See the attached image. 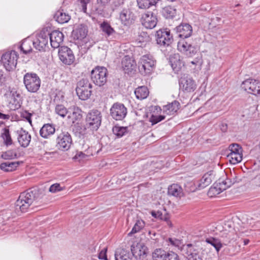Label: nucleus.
Returning a JSON list of instances; mask_svg holds the SVG:
<instances>
[{
    "mask_svg": "<svg viewBox=\"0 0 260 260\" xmlns=\"http://www.w3.org/2000/svg\"><path fill=\"white\" fill-rule=\"evenodd\" d=\"M145 225V222L142 220H138L135 223L131 232L128 233V235L131 236L133 234L139 232Z\"/></svg>",
    "mask_w": 260,
    "mask_h": 260,
    "instance_id": "nucleus-45",
    "label": "nucleus"
},
{
    "mask_svg": "<svg viewBox=\"0 0 260 260\" xmlns=\"http://www.w3.org/2000/svg\"><path fill=\"white\" fill-rule=\"evenodd\" d=\"M166 260H180L177 253L173 251H168Z\"/></svg>",
    "mask_w": 260,
    "mask_h": 260,
    "instance_id": "nucleus-53",
    "label": "nucleus"
},
{
    "mask_svg": "<svg viewBox=\"0 0 260 260\" xmlns=\"http://www.w3.org/2000/svg\"><path fill=\"white\" fill-rule=\"evenodd\" d=\"M148 248L143 243H138L136 246H131V253L132 256L136 259L143 260L147 254Z\"/></svg>",
    "mask_w": 260,
    "mask_h": 260,
    "instance_id": "nucleus-18",
    "label": "nucleus"
},
{
    "mask_svg": "<svg viewBox=\"0 0 260 260\" xmlns=\"http://www.w3.org/2000/svg\"><path fill=\"white\" fill-rule=\"evenodd\" d=\"M55 113L62 117H64L68 114L67 109L62 105H57L55 109Z\"/></svg>",
    "mask_w": 260,
    "mask_h": 260,
    "instance_id": "nucleus-47",
    "label": "nucleus"
},
{
    "mask_svg": "<svg viewBox=\"0 0 260 260\" xmlns=\"http://www.w3.org/2000/svg\"><path fill=\"white\" fill-rule=\"evenodd\" d=\"M215 178V174L213 171H210L206 173L199 181H198L199 189H202L209 185Z\"/></svg>",
    "mask_w": 260,
    "mask_h": 260,
    "instance_id": "nucleus-24",
    "label": "nucleus"
},
{
    "mask_svg": "<svg viewBox=\"0 0 260 260\" xmlns=\"http://www.w3.org/2000/svg\"><path fill=\"white\" fill-rule=\"evenodd\" d=\"M17 153L14 150H9L2 154V157L5 159H12L17 157Z\"/></svg>",
    "mask_w": 260,
    "mask_h": 260,
    "instance_id": "nucleus-48",
    "label": "nucleus"
},
{
    "mask_svg": "<svg viewBox=\"0 0 260 260\" xmlns=\"http://www.w3.org/2000/svg\"><path fill=\"white\" fill-rule=\"evenodd\" d=\"M72 113L68 116V118L71 119L73 123L78 124V122L82 118V111L80 108L77 106H73Z\"/></svg>",
    "mask_w": 260,
    "mask_h": 260,
    "instance_id": "nucleus-27",
    "label": "nucleus"
},
{
    "mask_svg": "<svg viewBox=\"0 0 260 260\" xmlns=\"http://www.w3.org/2000/svg\"><path fill=\"white\" fill-rule=\"evenodd\" d=\"M88 32L87 27L83 24L76 26L72 32V37L74 40H81L84 39Z\"/></svg>",
    "mask_w": 260,
    "mask_h": 260,
    "instance_id": "nucleus-23",
    "label": "nucleus"
},
{
    "mask_svg": "<svg viewBox=\"0 0 260 260\" xmlns=\"http://www.w3.org/2000/svg\"><path fill=\"white\" fill-rule=\"evenodd\" d=\"M258 82V80L248 79L242 82L241 87L247 92L255 95L258 91L256 90Z\"/></svg>",
    "mask_w": 260,
    "mask_h": 260,
    "instance_id": "nucleus-22",
    "label": "nucleus"
},
{
    "mask_svg": "<svg viewBox=\"0 0 260 260\" xmlns=\"http://www.w3.org/2000/svg\"><path fill=\"white\" fill-rule=\"evenodd\" d=\"M49 32L42 31L32 41L34 47L39 51H44L48 43Z\"/></svg>",
    "mask_w": 260,
    "mask_h": 260,
    "instance_id": "nucleus-15",
    "label": "nucleus"
},
{
    "mask_svg": "<svg viewBox=\"0 0 260 260\" xmlns=\"http://www.w3.org/2000/svg\"><path fill=\"white\" fill-rule=\"evenodd\" d=\"M182 251L185 255L186 260H203L199 249L191 244L183 245Z\"/></svg>",
    "mask_w": 260,
    "mask_h": 260,
    "instance_id": "nucleus-11",
    "label": "nucleus"
},
{
    "mask_svg": "<svg viewBox=\"0 0 260 260\" xmlns=\"http://www.w3.org/2000/svg\"><path fill=\"white\" fill-rule=\"evenodd\" d=\"M63 189V188L60 186L59 183H54L50 186L49 191L54 193L61 191Z\"/></svg>",
    "mask_w": 260,
    "mask_h": 260,
    "instance_id": "nucleus-52",
    "label": "nucleus"
},
{
    "mask_svg": "<svg viewBox=\"0 0 260 260\" xmlns=\"http://www.w3.org/2000/svg\"><path fill=\"white\" fill-rule=\"evenodd\" d=\"M18 57L19 55L15 51H8L2 56L1 61L5 69L11 71L15 69Z\"/></svg>",
    "mask_w": 260,
    "mask_h": 260,
    "instance_id": "nucleus-6",
    "label": "nucleus"
},
{
    "mask_svg": "<svg viewBox=\"0 0 260 260\" xmlns=\"http://www.w3.org/2000/svg\"><path fill=\"white\" fill-rule=\"evenodd\" d=\"M236 235L234 232H229L228 233H223L221 237L223 238V242L225 244H228L236 239Z\"/></svg>",
    "mask_w": 260,
    "mask_h": 260,
    "instance_id": "nucleus-44",
    "label": "nucleus"
},
{
    "mask_svg": "<svg viewBox=\"0 0 260 260\" xmlns=\"http://www.w3.org/2000/svg\"><path fill=\"white\" fill-rule=\"evenodd\" d=\"M17 140L20 145L24 148L27 147L30 142L31 136L25 130L21 128L17 131Z\"/></svg>",
    "mask_w": 260,
    "mask_h": 260,
    "instance_id": "nucleus-20",
    "label": "nucleus"
},
{
    "mask_svg": "<svg viewBox=\"0 0 260 260\" xmlns=\"http://www.w3.org/2000/svg\"><path fill=\"white\" fill-rule=\"evenodd\" d=\"M163 16L167 19H172L174 18L176 13V10L173 7L171 6H166L163 8Z\"/></svg>",
    "mask_w": 260,
    "mask_h": 260,
    "instance_id": "nucleus-38",
    "label": "nucleus"
},
{
    "mask_svg": "<svg viewBox=\"0 0 260 260\" xmlns=\"http://www.w3.org/2000/svg\"><path fill=\"white\" fill-rule=\"evenodd\" d=\"M257 85L258 86H257L256 90H258V91H257V92H256L255 95L260 96V81H258Z\"/></svg>",
    "mask_w": 260,
    "mask_h": 260,
    "instance_id": "nucleus-64",
    "label": "nucleus"
},
{
    "mask_svg": "<svg viewBox=\"0 0 260 260\" xmlns=\"http://www.w3.org/2000/svg\"><path fill=\"white\" fill-rule=\"evenodd\" d=\"M178 36L181 38L177 44L178 50L188 57L194 56L198 51L197 46L192 45L190 39H187L192 34V26L188 23H181L176 27Z\"/></svg>",
    "mask_w": 260,
    "mask_h": 260,
    "instance_id": "nucleus-1",
    "label": "nucleus"
},
{
    "mask_svg": "<svg viewBox=\"0 0 260 260\" xmlns=\"http://www.w3.org/2000/svg\"><path fill=\"white\" fill-rule=\"evenodd\" d=\"M141 23L145 28L152 29L155 27L157 23L156 16L151 12H147L143 14Z\"/></svg>",
    "mask_w": 260,
    "mask_h": 260,
    "instance_id": "nucleus-17",
    "label": "nucleus"
},
{
    "mask_svg": "<svg viewBox=\"0 0 260 260\" xmlns=\"http://www.w3.org/2000/svg\"><path fill=\"white\" fill-rule=\"evenodd\" d=\"M87 157V155L82 152H77L73 158L75 160H77L78 161H80L82 159L86 158Z\"/></svg>",
    "mask_w": 260,
    "mask_h": 260,
    "instance_id": "nucleus-56",
    "label": "nucleus"
},
{
    "mask_svg": "<svg viewBox=\"0 0 260 260\" xmlns=\"http://www.w3.org/2000/svg\"><path fill=\"white\" fill-rule=\"evenodd\" d=\"M161 220L166 221L168 225L171 226L172 224L169 220V216L168 214L163 215L162 218H161Z\"/></svg>",
    "mask_w": 260,
    "mask_h": 260,
    "instance_id": "nucleus-60",
    "label": "nucleus"
},
{
    "mask_svg": "<svg viewBox=\"0 0 260 260\" xmlns=\"http://www.w3.org/2000/svg\"><path fill=\"white\" fill-rule=\"evenodd\" d=\"M114 256L115 260H132L133 258L131 252L122 248L116 249Z\"/></svg>",
    "mask_w": 260,
    "mask_h": 260,
    "instance_id": "nucleus-28",
    "label": "nucleus"
},
{
    "mask_svg": "<svg viewBox=\"0 0 260 260\" xmlns=\"http://www.w3.org/2000/svg\"><path fill=\"white\" fill-rule=\"evenodd\" d=\"M158 0H137V6L139 9H145L154 6Z\"/></svg>",
    "mask_w": 260,
    "mask_h": 260,
    "instance_id": "nucleus-34",
    "label": "nucleus"
},
{
    "mask_svg": "<svg viewBox=\"0 0 260 260\" xmlns=\"http://www.w3.org/2000/svg\"><path fill=\"white\" fill-rule=\"evenodd\" d=\"M22 117L25 119L30 124H31V116L32 114L28 112L25 111L21 113Z\"/></svg>",
    "mask_w": 260,
    "mask_h": 260,
    "instance_id": "nucleus-55",
    "label": "nucleus"
},
{
    "mask_svg": "<svg viewBox=\"0 0 260 260\" xmlns=\"http://www.w3.org/2000/svg\"><path fill=\"white\" fill-rule=\"evenodd\" d=\"M112 131L113 134L118 137H121L126 135L128 132L127 127L117 125L114 126Z\"/></svg>",
    "mask_w": 260,
    "mask_h": 260,
    "instance_id": "nucleus-43",
    "label": "nucleus"
},
{
    "mask_svg": "<svg viewBox=\"0 0 260 260\" xmlns=\"http://www.w3.org/2000/svg\"><path fill=\"white\" fill-rule=\"evenodd\" d=\"M206 242L213 246L217 252L220 250L222 246L220 240L213 237L207 238Z\"/></svg>",
    "mask_w": 260,
    "mask_h": 260,
    "instance_id": "nucleus-40",
    "label": "nucleus"
},
{
    "mask_svg": "<svg viewBox=\"0 0 260 260\" xmlns=\"http://www.w3.org/2000/svg\"><path fill=\"white\" fill-rule=\"evenodd\" d=\"M89 0H80L81 4L82 10L84 12H86L87 10V3H88Z\"/></svg>",
    "mask_w": 260,
    "mask_h": 260,
    "instance_id": "nucleus-59",
    "label": "nucleus"
},
{
    "mask_svg": "<svg viewBox=\"0 0 260 260\" xmlns=\"http://www.w3.org/2000/svg\"><path fill=\"white\" fill-rule=\"evenodd\" d=\"M171 66L175 73H178L184 67V62L181 60L179 54H174L170 57Z\"/></svg>",
    "mask_w": 260,
    "mask_h": 260,
    "instance_id": "nucleus-26",
    "label": "nucleus"
},
{
    "mask_svg": "<svg viewBox=\"0 0 260 260\" xmlns=\"http://www.w3.org/2000/svg\"><path fill=\"white\" fill-rule=\"evenodd\" d=\"M19 165L18 161L5 162L0 165L1 170L5 172H11L15 170Z\"/></svg>",
    "mask_w": 260,
    "mask_h": 260,
    "instance_id": "nucleus-36",
    "label": "nucleus"
},
{
    "mask_svg": "<svg viewBox=\"0 0 260 260\" xmlns=\"http://www.w3.org/2000/svg\"><path fill=\"white\" fill-rule=\"evenodd\" d=\"M227 157L230 160V161L232 164H237L242 160V153H228Z\"/></svg>",
    "mask_w": 260,
    "mask_h": 260,
    "instance_id": "nucleus-41",
    "label": "nucleus"
},
{
    "mask_svg": "<svg viewBox=\"0 0 260 260\" xmlns=\"http://www.w3.org/2000/svg\"><path fill=\"white\" fill-rule=\"evenodd\" d=\"M60 60L64 64L70 65L75 60V56L72 50L67 46H61L58 50Z\"/></svg>",
    "mask_w": 260,
    "mask_h": 260,
    "instance_id": "nucleus-14",
    "label": "nucleus"
},
{
    "mask_svg": "<svg viewBox=\"0 0 260 260\" xmlns=\"http://www.w3.org/2000/svg\"><path fill=\"white\" fill-rule=\"evenodd\" d=\"M38 192L42 195L41 197L46 194L45 188H40L38 190L36 189H29L21 193L15 203L16 210H20L22 212H27L33 202L37 200L36 194Z\"/></svg>",
    "mask_w": 260,
    "mask_h": 260,
    "instance_id": "nucleus-2",
    "label": "nucleus"
},
{
    "mask_svg": "<svg viewBox=\"0 0 260 260\" xmlns=\"http://www.w3.org/2000/svg\"><path fill=\"white\" fill-rule=\"evenodd\" d=\"M110 115L116 120H122L126 116L127 111V108L123 104L114 103L110 109Z\"/></svg>",
    "mask_w": 260,
    "mask_h": 260,
    "instance_id": "nucleus-12",
    "label": "nucleus"
},
{
    "mask_svg": "<svg viewBox=\"0 0 260 260\" xmlns=\"http://www.w3.org/2000/svg\"><path fill=\"white\" fill-rule=\"evenodd\" d=\"M184 188L186 191L188 192H194L197 189H199L198 186V181L194 182H188L184 185Z\"/></svg>",
    "mask_w": 260,
    "mask_h": 260,
    "instance_id": "nucleus-46",
    "label": "nucleus"
},
{
    "mask_svg": "<svg viewBox=\"0 0 260 260\" xmlns=\"http://www.w3.org/2000/svg\"><path fill=\"white\" fill-rule=\"evenodd\" d=\"M92 87V84L88 79L83 78L79 80L76 88L79 99L84 101L89 99L91 94Z\"/></svg>",
    "mask_w": 260,
    "mask_h": 260,
    "instance_id": "nucleus-4",
    "label": "nucleus"
},
{
    "mask_svg": "<svg viewBox=\"0 0 260 260\" xmlns=\"http://www.w3.org/2000/svg\"><path fill=\"white\" fill-rule=\"evenodd\" d=\"M10 118V116L9 114H5L0 112V119L3 120H8Z\"/></svg>",
    "mask_w": 260,
    "mask_h": 260,
    "instance_id": "nucleus-62",
    "label": "nucleus"
},
{
    "mask_svg": "<svg viewBox=\"0 0 260 260\" xmlns=\"http://www.w3.org/2000/svg\"><path fill=\"white\" fill-rule=\"evenodd\" d=\"M100 27L102 31L108 36L113 35L115 32L113 28H112L110 24L107 21H104L101 23Z\"/></svg>",
    "mask_w": 260,
    "mask_h": 260,
    "instance_id": "nucleus-42",
    "label": "nucleus"
},
{
    "mask_svg": "<svg viewBox=\"0 0 260 260\" xmlns=\"http://www.w3.org/2000/svg\"><path fill=\"white\" fill-rule=\"evenodd\" d=\"M1 137L3 139L4 144L6 146H10L13 144V141L8 128L5 127L2 129Z\"/></svg>",
    "mask_w": 260,
    "mask_h": 260,
    "instance_id": "nucleus-37",
    "label": "nucleus"
},
{
    "mask_svg": "<svg viewBox=\"0 0 260 260\" xmlns=\"http://www.w3.org/2000/svg\"><path fill=\"white\" fill-rule=\"evenodd\" d=\"M55 132L54 125L52 124H45L40 130V136L44 138H47L53 135Z\"/></svg>",
    "mask_w": 260,
    "mask_h": 260,
    "instance_id": "nucleus-31",
    "label": "nucleus"
},
{
    "mask_svg": "<svg viewBox=\"0 0 260 260\" xmlns=\"http://www.w3.org/2000/svg\"><path fill=\"white\" fill-rule=\"evenodd\" d=\"M165 116L164 115H152L149 118V121L152 123V125H154L165 119Z\"/></svg>",
    "mask_w": 260,
    "mask_h": 260,
    "instance_id": "nucleus-50",
    "label": "nucleus"
},
{
    "mask_svg": "<svg viewBox=\"0 0 260 260\" xmlns=\"http://www.w3.org/2000/svg\"><path fill=\"white\" fill-rule=\"evenodd\" d=\"M119 19L121 23L125 26H129L136 19V16L129 8H123L119 13Z\"/></svg>",
    "mask_w": 260,
    "mask_h": 260,
    "instance_id": "nucleus-16",
    "label": "nucleus"
},
{
    "mask_svg": "<svg viewBox=\"0 0 260 260\" xmlns=\"http://www.w3.org/2000/svg\"><path fill=\"white\" fill-rule=\"evenodd\" d=\"M49 37L51 46L53 48H59L64 38L63 34L59 30H54L49 33Z\"/></svg>",
    "mask_w": 260,
    "mask_h": 260,
    "instance_id": "nucleus-19",
    "label": "nucleus"
},
{
    "mask_svg": "<svg viewBox=\"0 0 260 260\" xmlns=\"http://www.w3.org/2000/svg\"><path fill=\"white\" fill-rule=\"evenodd\" d=\"M156 42L160 46L167 47L173 42V36L168 29H159L156 31Z\"/></svg>",
    "mask_w": 260,
    "mask_h": 260,
    "instance_id": "nucleus-13",
    "label": "nucleus"
},
{
    "mask_svg": "<svg viewBox=\"0 0 260 260\" xmlns=\"http://www.w3.org/2000/svg\"><path fill=\"white\" fill-rule=\"evenodd\" d=\"M168 251L164 249L158 248L156 249L152 253L153 260H166Z\"/></svg>",
    "mask_w": 260,
    "mask_h": 260,
    "instance_id": "nucleus-35",
    "label": "nucleus"
},
{
    "mask_svg": "<svg viewBox=\"0 0 260 260\" xmlns=\"http://www.w3.org/2000/svg\"><path fill=\"white\" fill-rule=\"evenodd\" d=\"M86 126L85 125L83 124H78L76 127V129L79 133L81 135H84L86 134L87 128Z\"/></svg>",
    "mask_w": 260,
    "mask_h": 260,
    "instance_id": "nucleus-54",
    "label": "nucleus"
},
{
    "mask_svg": "<svg viewBox=\"0 0 260 260\" xmlns=\"http://www.w3.org/2000/svg\"><path fill=\"white\" fill-rule=\"evenodd\" d=\"M168 194L177 198H181L184 192L181 186L178 184H173L168 187Z\"/></svg>",
    "mask_w": 260,
    "mask_h": 260,
    "instance_id": "nucleus-30",
    "label": "nucleus"
},
{
    "mask_svg": "<svg viewBox=\"0 0 260 260\" xmlns=\"http://www.w3.org/2000/svg\"><path fill=\"white\" fill-rule=\"evenodd\" d=\"M107 248H104L100 252L99 254V258L100 259H104V260H108L107 257Z\"/></svg>",
    "mask_w": 260,
    "mask_h": 260,
    "instance_id": "nucleus-57",
    "label": "nucleus"
},
{
    "mask_svg": "<svg viewBox=\"0 0 260 260\" xmlns=\"http://www.w3.org/2000/svg\"><path fill=\"white\" fill-rule=\"evenodd\" d=\"M23 83L28 92L35 93L40 89L41 80L37 74L27 73L23 76Z\"/></svg>",
    "mask_w": 260,
    "mask_h": 260,
    "instance_id": "nucleus-3",
    "label": "nucleus"
},
{
    "mask_svg": "<svg viewBox=\"0 0 260 260\" xmlns=\"http://www.w3.org/2000/svg\"><path fill=\"white\" fill-rule=\"evenodd\" d=\"M101 121L102 114L98 110H92L86 115V126L92 131H97L99 129Z\"/></svg>",
    "mask_w": 260,
    "mask_h": 260,
    "instance_id": "nucleus-8",
    "label": "nucleus"
},
{
    "mask_svg": "<svg viewBox=\"0 0 260 260\" xmlns=\"http://www.w3.org/2000/svg\"><path fill=\"white\" fill-rule=\"evenodd\" d=\"M91 79L96 85L103 86L107 80V69L103 67H96L91 72Z\"/></svg>",
    "mask_w": 260,
    "mask_h": 260,
    "instance_id": "nucleus-5",
    "label": "nucleus"
},
{
    "mask_svg": "<svg viewBox=\"0 0 260 260\" xmlns=\"http://www.w3.org/2000/svg\"><path fill=\"white\" fill-rule=\"evenodd\" d=\"M179 102L174 101L172 103L163 106V112L168 115H173L179 110Z\"/></svg>",
    "mask_w": 260,
    "mask_h": 260,
    "instance_id": "nucleus-29",
    "label": "nucleus"
},
{
    "mask_svg": "<svg viewBox=\"0 0 260 260\" xmlns=\"http://www.w3.org/2000/svg\"><path fill=\"white\" fill-rule=\"evenodd\" d=\"M142 34H143V35H144V36H143L144 39L143 40H141L140 39V36H139V38L138 39L140 42H144V40H145V41H146L148 39L149 37L146 33L143 32Z\"/></svg>",
    "mask_w": 260,
    "mask_h": 260,
    "instance_id": "nucleus-63",
    "label": "nucleus"
},
{
    "mask_svg": "<svg viewBox=\"0 0 260 260\" xmlns=\"http://www.w3.org/2000/svg\"><path fill=\"white\" fill-rule=\"evenodd\" d=\"M121 65L125 73L127 74L134 71L136 67L135 60L128 56H125L122 58Z\"/></svg>",
    "mask_w": 260,
    "mask_h": 260,
    "instance_id": "nucleus-25",
    "label": "nucleus"
},
{
    "mask_svg": "<svg viewBox=\"0 0 260 260\" xmlns=\"http://www.w3.org/2000/svg\"><path fill=\"white\" fill-rule=\"evenodd\" d=\"M229 153H241L242 152V148L238 144H232L229 146Z\"/></svg>",
    "mask_w": 260,
    "mask_h": 260,
    "instance_id": "nucleus-49",
    "label": "nucleus"
},
{
    "mask_svg": "<svg viewBox=\"0 0 260 260\" xmlns=\"http://www.w3.org/2000/svg\"><path fill=\"white\" fill-rule=\"evenodd\" d=\"M110 0H97L99 5L102 6H105L110 2Z\"/></svg>",
    "mask_w": 260,
    "mask_h": 260,
    "instance_id": "nucleus-61",
    "label": "nucleus"
},
{
    "mask_svg": "<svg viewBox=\"0 0 260 260\" xmlns=\"http://www.w3.org/2000/svg\"><path fill=\"white\" fill-rule=\"evenodd\" d=\"M32 44V41L29 39H25L23 40L19 48L20 50L24 53L27 54L32 50L31 44Z\"/></svg>",
    "mask_w": 260,
    "mask_h": 260,
    "instance_id": "nucleus-39",
    "label": "nucleus"
},
{
    "mask_svg": "<svg viewBox=\"0 0 260 260\" xmlns=\"http://www.w3.org/2000/svg\"><path fill=\"white\" fill-rule=\"evenodd\" d=\"M72 144V139L70 134L67 132H62L56 138V146L62 151L69 150Z\"/></svg>",
    "mask_w": 260,
    "mask_h": 260,
    "instance_id": "nucleus-10",
    "label": "nucleus"
},
{
    "mask_svg": "<svg viewBox=\"0 0 260 260\" xmlns=\"http://www.w3.org/2000/svg\"><path fill=\"white\" fill-rule=\"evenodd\" d=\"M149 90L145 86H140L135 90V94L137 99L142 100L146 99L149 95Z\"/></svg>",
    "mask_w": 260,
    "mask_h": 260,
    "instance_id": "nucleus-33",
    "label": "nucleus"
},
{
    "mask_svg": "<svg viewBox=\"0 0 260 260\" xmlns=\"http://www.w3.org/2000/svg\"><path fill=\"white\" fill-rule=\"evenodd\" d=\"M151 215L153 217L158 218L159 219H161V218H162L163 214L161 211H152L151 212Z\"/></svg>",
    "mask_w": 260,
    "mask_h": 260,
    "instance_id": "nucleus-58",
    "label": "nucleus"
},
{
    "mask_svg": "<svg viewBox=\"0 0 260 260\" xmlns=\"http://www.w3.org/2000/svg\"><path fill=\"white\" fill-rule=\"evenodd\" d=\"M231 179L220 178L211 187L208 192V194L211 197L219 194L222 191L231 187L234 183Z\"/></svg>",
    "mask_w": 260,
    "mask_h": 260,
    "instance_id": "nucleus-7",
    "label": "nucleus"
},
{
    "mask_svg": "<svg viewBox=\"0 0 260 260\" xmlns=\"http://www.w3.org/2000/svg\"><path fill=\"white\" fill-rule=\"evenodd\" d=\"M168 245H172L175 247H179L181 245V241L176 238H169L167 240Z\"/></svg>",
    "mask_w": 260,
    "mask_h": 260,
    "instance_id": "nucleus-51",
    "label": "nucleus"
},
{
    "mask_svg": "<svg viewBox=\"0 0 260 260\" xmlns=\"http://www.w3.org/2000/svg\"><path fill=\"white\" fill-rule=\"evenodd\" d=\"M155 60L152 55L146 54L142 56L139 61L140 71H143L146 74H149L154 68Z\"/></svg>",
    "mask_w": 260,
    "mask_h": 260,
    "instance_id": "nucleus-9",
    "label": "nucleus"
},
{
    "mask_svg": "<svg viewBox=\"0 0 260 260\" xmlns=\"http://www.w3.org/2000/svg\"><path fill=\"white\" fill-rule=\"evenodd\" d=\"M54 17L56 21L61 24L68 22L71 19V16L68 13L64 12L63 10L57 11Z\"/></svg>",
    "mask_w": 260,
    "mask_h": 260,
    "instance_id": "nucleus-32",
    "label": "nucleus"
},
{
    "mask_svg": "<svg viewBox=\"0 0 260 260\" xmlns=\"http://www.w3.org/2000/svg\"><path fill=\"white\" fill-rule=\"evenodd\" d=\"M180 86L186 92L193 91L196 88V84L191 78L188 76L181 77L179 81Z\"/></svg>",
    "mask_w": 260,
    "mask_h": 260,
    "instance_id": "nucleus-21",
    "label": "nucleus"
}]
</instances>
